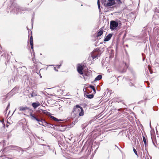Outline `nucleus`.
Returning <instances> with one entry per match:
<instances>
[{
  "instance_id": "f257e3e1",
  "label": "nucleus",
  "mask_w": 159,
  "mask_h": 159,
  "mask_svg": "<svg viewBox=\"0 0 159 159\" xmlns=\"http://www.w3.org/2000/svg\"><path fill=\"white\" fill-rule=\"evenodd\" d=\"M72 112L75 115L79 114V116H83L84 115V111L82 108L78 105L75 106Z\"/></svg>"
},
{
  "instance_id": "f03ea898",
  "label": "nucleus",
  "mask_w": 159,
  "mask_h": 159,
  "mask_svg": "<svg viewBox=\"0 0 159 159\" xmlns=\"http://www.w3.org/2000/svg\"><path fill=\"white\" fill-rule=\"evenodd\" d=\"M121 25V22L120 20H111L110 23V29L112 30H114L118 26L120 27Z\"/></svg>"
},
{
  "instance_id": "7ed1b4c3",
  "label": "nucleus",
  "mask_w": 159,
  "mask_h": 159,
  "mask_svg": "<svg viewBox=\"0 0 159 159\" xmlns=\"http://www.w3.org/2000/svg\"><path fill=\"white\" fill-rule=\"evenodd\" d=\"M115 0H108V2L107 3L106 6L110 7L115 4Z\"/></svg>"
},
{
  "instance_id": "20e7f679",
  "label": "nucleus",
  "mask_w": 159,
  "mask_h": 159,
  "mask_svg": "<svg viewBox=\"0 0 159 159\" xmlns=\"http://www.w3.org/2000/svg\"><path fill=\"white\" fill-rule=\"evenodd\" d=\"M100 56V54L99 53L96 51L93 52V53L91 54V56L93 58V59L99 57Z\"/></svg>"
},
{
  "instance_id": "39448f33",
  "label": "nucleus",
  "mask_w": 159,
  "mask_h": 159,
  "mask_svg": "<svg viewBox=\"0 0 159 159\" xmlns=\"http://www.w3.org/2000/svg\"><path fill=\"white\" fill-rule=\"evenodd\" d=\"M83 68L82 66L78 64L77 68V70L78 72L80 74L82 75L83 74L82 70Z\"/></svg>"
},
{
  "instance_id": "423d86ee",
  "label": "nucleus",
  "mask_w": 159,
  "mask_h": 159,
  "mask_svg": "<svg viewBox=\"0 0 159 159\" xmlns=\"http://www.w3.org/2000/svg\"><path fill=\"white\" fill-rule=\"evenodd\" d=\"M30 116H31V118L32 120H36L38 121H40L41 122H42V120H40L38 118H37L35 116V115L34 114H33L32 112L30 113Z\"/></svg>"
},
{
  "instance_id": "0eeeda50",
  "label": "nucleus",
  "mask_w": 159,
  "mask_h": 159,
  "mask_svg": "<svg viewBox=\"0 0 159 159\" xmlns=\"http://www.w3.org/2000/svg\"><path fill=\"white\" fill-rule=\"evenodd\" d=\"M40 105V103L38 102H33L32 103V106L34 108L36 109Z\"/></svg>"
},
{
  "instance_id": "6e6552de",
  "label": "nucleus",
  "mask_w": 159,
  "mask_h": 159,
  "mask_svg": "<svg viewBox=\"0 0 159 159\" xmlns=\"http://www.w3.org/2000/svg\"><path fill=\"white\" fill-rule=\"evenodd\" d=\"M30 44L31 45V48L32 50H33L34 46H33V39L32 36H31L30 39Z\"/></svg>"
},
{
  "instance_id": "1a4fd4ad",
  "label": "nucleus",
  "mask_w": 159,
  "mask_h": 159,
  "mask_svg": "<svg viewBox=\"0 0 159 159\" xmlns=\"http://www.w3.org/2000/svg\"><path fill=\"white\" fill-rule=\"evenodd\" d=\"M19 110L20 111H24L27 110L29 109V107L26 106H20L19 107Z\"/></svg>"
},
{
  "instance_id": "9d476101",
  "label": "nucleus",
  "mask_w": 159,
  "mask_h": 159,
  "mask_svg": "<svg viewBox=\"0 0 159 159\" xmlns=\"http://www.w3.org/2000/svg\"><path fill=\"white\" fill-rule=\"evenodd\" d=\"M112 35L111 34H109L104 39V41H109L111 38Z\"/></svg>"
},
{
  "instance_id": "9b49d317",
  "label": "nucleus",
  "mask_w": 159,
  "mask_h": 159,
  "mask_svg": "<svg viewBox=\"0 0 159 159\" xmlns=\"http://www.w3.org/2000/svg\"><path fill=\"white\" fill-rule=\"evenodd\" d=\"M42 120V122H41L40 121H39V125H42L43 126H45V125H47L48 124V123H47L46 122H45L44 120H43V121H44V122H43V120Z\"/></svg>"
},
{
  "instance_id": "f8f14e48",
  "label": "nucleus",
  "mask_w": 159,
  "mask_h": 159,
  "mask_svg": "<svg viewBox=\"0 0 159 159\" xmlns=\"http://www.w3.org/2000/svg\"><path fill=\"white\" fill-rule=\"evenodd\" d=\"M103 33V32L102 30H100V31L98 32L97 36V37H99Z\"/></svg>"
},
{
  "instance_id": "ddd939ff",
  "label": "nucleus",
  "mask_w": 159,
  "mask_h": 159,
  "mask_svg": "<svg viewBox=\"0 0 159 159\" xmlns=\"http://www.w3.org/2000/svg\"><path fill=\"white\" fill-rule=\"evenodd\" d=\"M102 78V76L101 75H98L95 79V81L99 80Z\"/></svg>"
},
{
  "instance_id": "4468645a",
  "label": "nucleus",
  "mask_w": 159,
  "mask_h": 159,
  "mask_svg": "<svg viewBox=\"0 0 159 159\" xmlns=\"http://www.w3.org/2000/svg\"><path fill=\"white\" fill-rule=\"evenodd\" d=\"M37 96V94L35 92H33L31 94V97H29L30 98L33 97H35V96Z\"/></svg>"
},
{
  "instance_id": "2eb2a0df",
  "label": "nucleus",
  "mask_w": 159,
  "mask_h": 159,
  "mask_svg": "<svg viewBox=\"0 0 159 159\" xmlns=\"http://www.w3.org/2000/svg\"><path fill=\"white\" fill-rule=\"evenodd\" d=\"M51 118L53 120H54L56 121H59V120H58V119L56 118L55 117H54L53 116H51ZM60 121H61V120H60Z\"/></svg>"
},
{
  "instance_id": "dca6fc26",
  "label": "nucleus",
  "mask_w": 159,
  "mask_h": 159,
  "mask_svg": "<svg viewBox=\"0 0 159 159\" xmlns=\"http://www.w3.org/2000/svg\"><path fill=\"white\" fill-rule=\"evenodd\" d=\"M115 4H120L122 2L120 0H115Z\"/></svg>"
},
{
  "instance_id": "f3484780",
  "label": "nucleus",
  "mask_w": 159,
  "mask_h": 159,
  "mask_svg": "<svg viewBox=\"0 0 159 159\" xmlns=\"http://www.w3.org/2000/svg\"><path fill=\"white\" fill-rule=\"evenodd\" d=\"M87 97L89 98H93V94H89L87 95Z\"/></svg>"
},
{
  "instance_id": "a211bd4d",
  "label": "nucleus",
  "mask_w": 159,
  "mask_h": 159,
  "mask_svg": "<svg viewBox=\"0 0 159 159\" xmlns=\"http://www.w3.org/2000/svg\"><path fill=\"white\" fill-rule=\"evenodd\" d=\"M143 140L144 142L145 145L146 146L147 144V143H146V138L144 137V136H143Z\"/></svg>"
},
{
  "instance_id": "6ab92c4d",
  "label": "nucleus",
  "mask_w": 159,
  "mask_h": 159,
  "mask_svg": "<svg viewBox=\"0 0 159 159\" xmlns=\"http://www.w3.org/2000/svg\"><path fill=\"white\" fill-rule=\"evenodd\" d=\"M90 88L92 89L94 91H95V89L94 87L93 86L91 85L90 86Z\"/></svg>"
},
{
  "instance_id": "aec40b11",
  "label": "nucleus",
  "mask_w": 159,
  "mask_h": 159,
  "mask_svg": "<svg viewBox=\"0 0 159 159\" xmlns=\"http://www.w3.org/2000/svg\"><path fill=\"white\" fill-rule=\"evenodd\" d=\"M133 151L134 152L135 154L138 156V154L137 153V152L135 148L133 149Z\"/></svg>"
},
{
  "instance_id": "412c9836",
  "label": "nucleus",
  "mask_w": 159,
  "mask_h": 159,
  "mask_svg": "<svg viewBox=\"0 0 159 159\" xmlns=\"http://www.w3.org/2000/svg\"><path fill=\"white\" fill-rule=\"evenodd\" d=\"M97 3H98V8L99 9L100 7V2H97Z\"/></svg>"
},
{
  "instance_id": "4be33fe9",
  "label": "nucleus",
  "mask_w": 159,
  "mask_h": 159,
  "mask_svg": "<svg viewBox=\"0 0 159 159\" xmlns=\"http://www.w3.org/2000/svg\"><path fill=\"white\" fill-rule=\"evenodd\" d=\"M14 149H17L18 148H18V147H16V146H15L14 147Z\"/></svg>"
},
{
  "instance_id": "5701e85b",
  "label": "nucleus",
  "mask_w": 159,
  "mask_h": 159,
  "mask_svg": "<svg viewBox=\"0 0 159 159\" xmlns=\"http://www.w3.org/2000/svg\"><path fill=\"white\" fill-rule=\"evenodd\" d=\"M9 106H10V105H9V104H8V106H7V107L6 109V110H7L8 109V108L9 107Z\"/></svg>"
},
{
  "instance_id": "b1692460",
  "label": "nucleus",
  "mask_w": 159,
  "mask_h": 159,
  "mask_svg": "<svg viewBox=\"0 0 159 159\" xmlns=\"http://www.w3.org/2000/svg\"><path fill=\"white\" fill-rule=\"evenodd\" d=\"M99 2V0H98V2Z\"/></svg>"
},
{
  "instance_id": "393cba45",
  "label": "nucleus",
  "mask_w": 159,
  "mask_h": 159,
  "mask_svg": "<svg viewBox=\"0 0 159 159\" xmlns=\"http://www.w3.org/2000/svg\"><path fill=\"white\" fill-rule=\"evenodd\" d=\"M153 142V143L154 144V143Z\"/></svg>"
}]
</instances>
